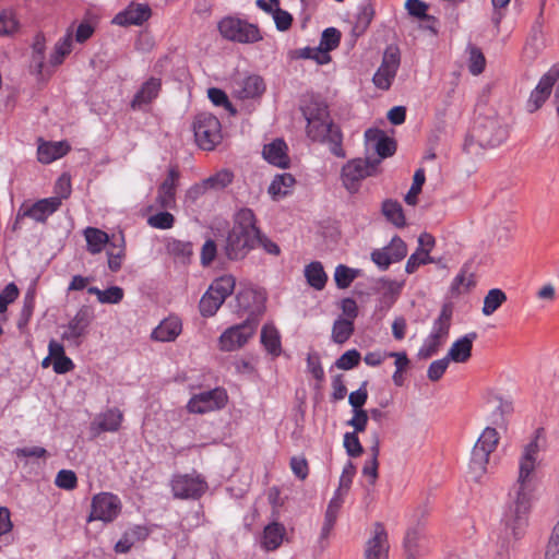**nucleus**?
<instances>
[{
    "label": "nucleus",
    "mask_w": 559,
    "mask_h": 559,
    "mask_svg": "<svg viewBox=\"0 0 559 559\" xmlns=\"http://www.w3.org/2000/svg\"><path fill=\"white\" fill-rule=\"evenodd\" d=\"M538 432L524 447L519 465V477L509 493L508 507L503 514V522L514 538H519L527 524L533 491V475L539 452Z\"/></svg>",
    "instance_id": "obj_1"
},
{
    "label": "nucleus",
    "mask_w": 559,
    "mask_h": 559,
    "mask_svg": "<svg viewBox=\"0 0 559 559\" xmlns=\"http://www.w3.org/2000/svg\"><path fill=\"white\" fill-rule=\"evenodd\" d=\"M258 239L257 217L251 209L239 210L228 231L224 252L229 260L238 261L255 248Z\"/></svg>",
    "instance_id": "obj_2"
},
{
    "label": "nucleus",
    "mask_w": 559,
    "mask_h": 559,
    "mask_svg": "<svg viewBox=\"0 0 559 559\" xmlns=\"http://www.w3.org/2000/svg\"><path fill=\"white\" fill-rule=\"evenodd\" d=\"M306 133L311 141L329 145L331 153L336 157L344 158L346 156L342 147V131L332 118L307 122Z\"/></svg>",
    "instance_id": "obj_3"
},
{
    "label": "nucleus",
    "mask_w": 559,
    "mask_h": 559,
    "mask_svg": "<svg viewBox=\"0 0 559 559\" xmlns=\"http://www.w3.org/2000/svg\"><path fill=\"white\" fill-rule=\"evenodd\" d=\"M192 129L197 145L204 151L214 150L223 140L221 121L210 112L194 117Z\"/></svg>",
    "instance_id": "obj_4"
},
{
    "label": "nucleus",
    "mask_w": 559,
    "mask_h": 559,
    "mask_svg": "<svg viewBox=\"0 0 559 559\" xmlns=\"http://www.w3.org/2000/svg\"><path fill=\"white\" fill-rule=\"evenodd\" d=\"M236 280L231 275H224L216 278L202 296L199 309L202 317H213L226 298L233 294Z\"/></svg>",
    "instance_id": "obj_5"
},
{
    "label": "nucleus",
    "mask_w": 559,
    "mask_h": 559,
    "mask_svg": "<svg viewBox=\"0 0 559 559\" xmlns=\"http://www.w3.org/2000/svg\"><path fill=\"white\" fill-rule=\"evenodd\" d=\"M498 442L499 435L496 428L486 427L472 450L469 471L475 480L486 472L489 455L496 450Z\"/></svg>",
    "instance_id": "obj_6"
},
{
    "label": "nucleus",
    "mask_w": 559,
    "mask_h": 559,
    "mask_svg": "<svg viewBox=\"0 0 559 559\" xmlns=\"http://www.w3.org/2000/svg\"><path fill=\"white\" fill-rule=\"evenodd\" d=\"M554 91V104L559 116V64L552 66L539 80L526 103L530 112L538 110Z\"/></svg>",
    "instance_id": "obj_7"
},
{
    "label": "nucleus",
    "mask_w": 559,
    "mask_h": 559,
    "mask_svg": "<svg viewBox=\"0 0 559 559\" xmlns=\"http://www.w3.org/2000/svg\"><path fill=\"white\" fill-rule=\"evenodd\" d=\"M221 35L230 41L253 44L262 39L261 32L255 24L245 20L227 16L218 22Z\"/></svg>",
    "instance_id": "obj_8"
},
{
    "label": "nucleus",
    "mask_w": 559,
    "mask_h": 559,
    "mask_svg": "<svg viewBox=\"0 0 559 559\" xmlns=\"http://www.w3.org/2000/svg\"><path fill=\"white\" fill-rule=\"evenodd\" d=\"M473 134L480 146L495 147L507 139L508 131L497 117H485L476 120Z\"/></svg>",
    "instance_id": "obj_9"
},
{
    "label": "nucleus",
    "mask_w": 559,
    "mask_h": 559,
    "mask_svg": "<svg viewBox=\"0 0 559 559\" xmlns=\"http://www.w3.org/2000/svg\"><path fill=\"white\" fill-rule=\"evenodd\" d=\"M370 163L367 159L355 158L347 162L342 168V181L344 187L350 192L355 193L359 189V182L366 177L374 175L377 170V164Z\"/></svg>",
    "instance_id": "obj_10"
},
{
    "label": "nucleus",
    "mask_w": 559,
    "mask_h": 559,
    "mask_svg": "<svg viewBox=\"0 0 559 559\" xmlns=\"http://www.w3.org/2000/svg\"><path fill=\"white\" fill-rule=\"evenodd\" d=\"M257 329L253 319H247L240 324L226 329L219 336V348L225 352H233L242 347L252 337Z\"/></svg>",
    "instance_id": "obj_11"
},
{
    "label": "nucleus",
    "mask_w": 559,
    "mask_h": 559,
    "mask_svg": "<svg viewBox=\"0 0 559 559\" xmlns=\"http://www.w3.org/2000/svg\"><path fill=\"white\" fill-rule=\"evenodd\" d=\"M175 498L199 499L207 489L206 481L199 475L179 474L170 481Z\"/></svg>",
    "instance_id": "obj_12"
},
{
    "label": "nucleus",
    "mask_w": 559,
    "mask_h": 559,
    "mask_svg": "<svg viewBox=\"0 0 559 559\" xmlns=\"http://www.w3.org/2000/svg\"><path fill=\"white\" fill-rule=\"evenodd\" d=\"M227 400L226 391L222 388H215L193 395L188 402L187 408L192 414H204L223 408Z\"/></svg>",
    "instance_id": "obj_13"
},
{
    "label": "nucleus",
    "mask_w": 559,
    "mask_h": 559,
    "mask_svg": "<svg viewBox=\"0 0 559 559\" xmlns=\"http://www.w3.org/2000/svg\"><path fill=\"white\" fill-rule=\"evenodd\" d=\"M400 50L396 46H389L382 58L381 66L373 75V83L378 88L386 91L390 88L400 67Z\"/></svg>",
    "instance_id": "obj_14"
},
{
    "label": "nucleus",
    "mask_w": 559,
    "mask_h": 559,
    "mask_svg": "<svg viewBox=\"0 0 559 559\" xmlns=\"http://www.w3.org/2000/svg\"><path fill=\"white\" fill-rule=\"evenodd\" d=\"M120 511V502L118 498L109 492H100L94 496L91 506V513L87 518L88 522L92 521H103V522H111L114 521Z\"/></svg>",
    "instance_id": "obj_15"
},
{
    "label": "nucleus",
    "mask_w": 559,
    "mask_h": 559,
    "mask_svg": "<svg viewBox=\"0 0 559 559\" xmlns=\"http://www.w3.org/2000/svg\"><path fill=\"white\" fill-rule=\"evenodd\" d=\"M389 537L384 525L376 522L365 545V559H389Z\"/></svg>",
    "instance_id": "obj_16"
},
{
    "label": "nucleus",
    "mask_w": 559,
    "mask_h": 559,
    "mask_svg": "<svg viewBox=\"0 0 559 559\" xmlns=\"http://www.w3.org/2000/svg\"><path fill=\"white\" fill-rule=\"evenodd\" d=\"M61 198H45L32 205L22 204L19 209V218H32L37 223H46L48 217L59 210Z\"/></svg>",
    "instance_id": "obj_17"
},
{
    "label": "nucleus",
    "mask_w": 559,
    "mask_h": 559,
    "mask_svg": "<svg viewBox=\"0 0 559 559\" xmlns=\"http://www.w3.org/2000/svg\"><path fill=\"white\" fill-rule=\"evenodd\" d=\"M152 15L147 3L131 2L124 10L112 19V23L119 26L142 25Z\"/></svg>",
    "instance_id": "obj_18"
},
{
    "label": "nucleus",
    "mask_w": 559,
    "mask_h": 559,
    "mask_svg": "<svg viewBox=\"0 0 559 559\" xmlns=\"http://www.w3.org/2000/svg\"><path fill=\"white\" fill-rule=\"evenodd\" d=\"M180 174L177 168L171 167L168 170L166 179L158 188L156 203L162 209H173L176 203V188Z\"/></svg>",
    "instance_id": "obj_19"
},
{
    "label": "nucleus",
    "mask_w": 559,
    "mask_h": 559,
    "mask_svg": "<svg viewBox=\"0 0 559 559\" xmlns=\"http://www.w3.org/2000/svg\"><path fill=\"white\" fill-rule=\"evenodd\" d=\"M92 320L93 312L86 307L81 308L68 323L67 329L62 333V340L78 341L86 334Z\"/></svg>",
    "instance_id": "obj_20"
},
{
    "label": "nucleus",
    "mask_w": 559,
    "mask_h": 559,
    "mask_svg": "<svg viewBox=\"0 0 559 559\" xmlns=\"http://www.w3.org/2000/svg\"><path fill=\"white\" fill-rule=\"evenodd\" d=\"M162 88V80L158 78H150L146 80L133 96L130 106L133 110H140L145 105L151 104L159 94Z\"/></svg>",
    "instance_id": "obj_21"
},
{
    "label": "nucleus",
    "mask_w": 559,
    "mask_h": 559,
    "mask_svg": "<svg viewBox=\"0 0 559 559\" xmlns=\"http://www.w3.org/2000/svg\"><path fill=\"white\" fill-rule=\"evenodd\" d=\"M122 419L123 415L118 408L107 409L91 424V431L94 436L106 431L115 432L120 428Z\"/></svg>",
    "instance_id": "obj_22"
},
{
    "label": "nucleus",
    "mask_w": 559,
    "mask_h": 559,
    "mask_svg": "<svg viewBox=\"0 0 559 559\" xmlns=\"http://www.w3.org/2000/svg\"><path fill=\"white\" fill-rule=\"evenodd\" d=\"M264 92V80L257 74L249 75L238 81L235 86V94L240 99L260 97Z\"/></svg>",
    "instance_id": "obj_23"
},
{
    "label": "nucleus",
    "mask_w": 559,
    "mask_h": 559,
    "mask_svg": "<svg viewBox=\"0 0 559 559\" xmlns=\"http://www.w3.org/2000/svg\"><path fill=\"white\" fill-rule=\"evenodd\" d=\"M476 338V332H469L460 337L452 344L445 357L454 362H466L472 356L473 343Z\"/></svg>",
    "instance_id": "obj_24"
},
{
    "label": "nucleus",
    "mask_w": 559,
    "mask_h": 559,
    "mask_svg": "<svg viewBox=\"0 0 559 559\" xmlns=\"http://www.w3.org/2000/svg\"><path fill=\"white\" fill-rule=\"evenodd\" d=\"M263 157L270 164L280 168H287L289 166L287 145L282 139H276L273 142L264 145Z\"/></svg>",
    "instance_id": "obj_25"
},
{
    "label": "nucleus",
    "mask_w": 559,
    "mask_h": 559,
    "mask_svg": "<svg viewBox=\"0 0 559 559\" xmlns=\"http://www.w3.org/2000/svg\"><path fill=\"white\" fill-rule=\"evenodd\" d=\"M182 324L179 318L168 317L152 332V338L158 342H171L181 333Z\"/></svg>",
    "instance_id": "obj_26"
},
{
    "label": "nucleus",
    "mask_w": 559,
    "mask_h": 559,
    "mask_svg": "<svg viewBox=\"0 0 559 559\" xmlns=\"http://www.w3.org/2000/svg\"><path fill=\"white\" fill-rule=\"evenodd\" d=\"M300 109L307 122L331 118L326 103L314 96H309Z\"/></svg>",
    "instance_id": "obj_27"
},
{
    "label": "nucleus",
    "mask_w": 559,
    "mask_h": 559,
    "mask_svg": "<svg viewBox=\"0 0 559 559\" xmlns=\"http://www.w3.org/2000/svg\"><path fill=\"white\" fill-rule=\"evenodd\" d=\"M452 314L453 306L451 304H444L428 336H435L436 340L443 343V340L448 336L450 331Z\"/></svg>",
    "instance_id": "obj_28"
},
{
    "label": "nucleus",
    "mask_w": 559,
    "mask_h": 559,
    "mask_svg": "<svg viewBox=\"0 0 559 559\" xmlns=\"http://www.w3.org/2000/svg\"><path fill=\"white\" fill-rule=\"evenodd\" d=\"M69 150L70 145L64 141L44 143L37 150L38 160L43 164H49L64 156Z\"/></svg>",
    "instance_id": "obj_29"
},
{
    "label": "nucleus",
    "mask_w": 559,
    "mask_h": 559,
    "mask_svg": "<svg viewBox=\"0 0 559 559\" xmlns=\"http://www.w3.org/2000/svg\"><path fill=\"white\" fill-rule=\"evenodd\" d=\"M286 528L278 522H273L264 527L262 546L267 551L276 550L283 543Z\"/></svg>",
    "instance_id": "obj_30"
},
{
    "label": "nucleus",
    "mask_w": 559,
    "mask_h": 559,
    "mask_svg": "<svg viewBox=\"0 0 559 559\" xmlns=\"http://www.w3.org/2000/svg\"><path fill=\"white\" fill-rule=\"evenodd\" d=\"M304 275L309 286L322 290L328 282V275L319 261H312L305 266Z\"/></svg>",
    "instance_id": "obj_31"
},
{
    "label": "nucleus",
    "mask_w": 559,
    "mask_h": 559,
    "mask_svg": "<svg viewBox=\"0 0 559 559\" xmlns=\"http://www.w3.org/2000/svg\"><path fill=\"white\" fill-rule=\"evenodd\" d=\"M84 237L87 251L92 254L100 253L107 242H109L108 234L95 227H86L84 229Z\"/></svg>",
    "instance_id": "obj_32"
},
{
    "label": "nucleus",
    "mask_w": 559,
    "mask_h": 559,
    "mask_svg": "<svg viewBox=\"0 0 559 559\" xmlns=\"http://www.w3.org/2000/svg\"><path fill=\"white\" fill-rule=\"evenodd\" d=\"M488 405L492 409L490 423L495 426L501 427L504 425V416L512 412V404L504 401L500 396H492L488 400Z\"/></svg>",
    "instance_id": "obj_33"
},
{
    "label": "nucleus",
    "mask_w": 559,
    "mask_h": 559,
    "mask_svg": "<svg viewBox=\"0 0 559 559\" xmlns=\"http://www.w3.org/2000/svg\"><path fill=\"white\" fill-rule=\"evenodd\" d=\"M354 331L355 325L350 319H344L343 317H338L334 321L332 326V341L336 344H344L350 338V336L354 334Z\"/></svg>",
    "instance_id": "obj_34"
},
{
    "label": "nucleus",
    "mask_w": 559,
    "mask_h": 559,
    "mask_svg": "<svg viewBox=\"0 0 559 559\" xmlns=\"http://www.w3.org/2000/svg\"><path fill=\"white\" fill-rule=\"evenodd\" d=\"M342 507V501L337 498H333L326 508L324 514V522L320 533V542L328 539L331 531L333 530L336 519Z\"/></svg>",
    "instance_id": "obj_35"
},
{
    "label": "nucleus",
    "mask_w": 559,
    "mask_h": 559,
    "mask_svg": "<svg viewBox=\"0 0 559 559\" xmlns=\"http://www.w3.org/2000/svg\"><path fill=\"white\" fill-rule=\"evenodd\" d=\"M385 218L396 227H404L406 224L402 205L394 200L388 199L383 201L381 207Z\"/></svg>",
    "instance_id": "obj_36"
},
{
    "label": "nucleus",
    "mask_w": 559,
    "mask_h": 559,
    "mask_svg": "<svg viewBox=\"0 0 559 559\" xmlns=\"http://www.w3.org/2000/svg\"><path fill=\"white\" fill-rule=\"evenodd\" d=\"M295 178L290 174H281L274 177L269 186V193L273 199H280L288 194L289 189L294 186Z\"/></svg>",
    "instance_id": "obj_37"
},
{
    "label": "nucleus",
    "mask_w": 559,
    "mask_h": 559,
    "mask_svg": "<svg viewBox=\"0 0 559 559\" xmlns=\"http://www.w3.org/2000/svg\"><path fill=\"white\" fill-rule=\"evenodd\" d=\"M261 343L271 355L278 356L281 354V337L275 326L264 325L262 328Z\"/></svg>",
    "instance_id": "obj_38"
},
{
    "label": "nucleus",
    "mask_w": 559,
    "mask_h": 559,
    "mask_svg": "<svg viewBox=\"0 0 559 559\" xmlns=\"http://www.w3.org/2000/svg\"><path fill=\"white\" fill-rule=\"evenodd\" d=\"M507 301V295L499 288L490 289L484 298L481 312L484 316H491L503 302Z\"/></svg>",
    "instance_id": "obj_39"
},
{
    "label": "nucleus",
    "mask_w": 559,
    "mask_h": 559,
    "mask_svg": "<svg viewBox=\"0 0 559 559\" xmlns=\"http://www.w3.org/2000/svg\"><path fill=\"white\" fill-rule=\"evenodd\" d=\"M359 273V270L348 267L344 264H338L334 272V281L336 286L341 289L349 287L355 278L358 277Z\"/></svg>",
    "instance_id": "obj_40"
},
{
    "label": "nucleus",
    "mask_w": 559,
    "mask_h": 559,
    "mask_svg": "<svg viewBox=\"0 0 559 559\" xmlns=\"http://www.w3.org/2000/svg\"><path fill=\"white\" fill-rule=\"evenodd\" d=\"M425 170L423 168H418L414 174L412 187L404 198L406 204L413 206L417 204V197L421 192V188L425 183Z\"/></svg>",
    "instance_id": "obj_41"
},
{
    "label": "nucleus",
    "mask_w": 559,
    "mask_h": 559,
    "mask_svg": "<svg viewBox=\"0 0 559 559\" xmlns=\"http://www.w3.org/2000/svg\"><path fill=\"white\" fill-rule=\"evenodd\" d=\"M72 49V37L71 34H67L63 38H61L55 46V50L50 56V63L52 66H59L63 62V59L67 55L71 52Z\"/></svg>",
    "instance_id": "obj_42"
},
{
    "label": "nucleus",
    "mask_w": 559,
    "mask_h": 559,
    "mask_svg": "<svg viewBox=\"0 0 559 559\" xmlns=\"http://www.w3.org/2000/svg\"><path fill=\"white\" fill-rule=\"evenodd\" d=\"M233 171L228 169H222L217 171L215 175L206 178L204 181L209 189L219 190L229 186L233 182Z\"/></svg>",
    "instance_id": "obj_43"
},
{
    "label": "nucleus",
    "mask_w": 559,
    "mask_h": 559,
    "mask_svg": "<svg viewBox=\"0 0 559 559\" xmlns=\"http://www.w3.org/2000/svg\"><path fill=\"white\" fill-rule=\"evenodd\" d=\"M168 251L180 262L186 263L192 255V245L180 240H173L168 243Z\"/></svg>",
    "instance_id": "obj_44"
},
{
    "label": "nucleus",
    "mask_w": 559,
    "mask_h": 559,
    "mask_svg": "<svg viewBox=\"0 0 559 559\" xmlns=\"http://www.w3.org/2000/svg\"><path fill=\"white\" fill-rule=\"evenodd\" d=\"M468 51V70L473 75H478L485 70V56L481 50L475 46H469Z\"/></svg>",
    "instance_id": "obj_45"
},
{
    "label": "nucleus",
    "mask_w": 559,
    "mask_h": 559,
    "mask_svg": "<svg viewBox=\"0 0 559 559\" xmlns=\"http://www.w3.org/2000/svg\"><path fill=\"white\" fill-rule=\"evenodd\" d=\"M466 269H462L461 272L454 277L450 290L453 295H461L463 292H467L475 285L473 275L466 276Z\"/></svg>",
    "instance_id": "obj_46"
},
{
    "label": "nucleus",
    "mask_w": 559,
    "mask_h": 559,
    "mask_svg": "<svg viewBox=\"0 0 559 559\" xmlns=\"http://www.w3.org/2000/svg\"><path fill=\"white\" fill-rule=\"evenodd\" d=\"M435 259L427 254L426 250L417 249L411 257L408 258L405 271L409 274L414 273L420 265L432 263Z\"/></svg>",
    "instance_id": "obj_47"
},
{
    "label": "nucleus",
    "mask_w": 559,
    "mask_h": 559,
    "mask_svg": "<svg viewBox=\"0 0 559 559\" xmlns=\"http://www.w3.org/2000/svg\"><path fill=\"white\" fill-rule=\"evenodd\" d=\"M207 96L215 106H223L230 115H236L237 110L229 102L227 94L217 87H211L207 90Z\"/></svg>",
    "instance_id": "obj_48"
},
{
    "label": "nucleus",
    "mask_w": 559,
    "mask_h": 559,
    "mask_svg": "<svg viewBox=\"0 0 559 559\" xmlns=\"http://www.w3.org/2000/svg\"><path fill=\"white\" fill-rule=\"evenodd\" d=\"M19 22L15 14L10 10L0 13V36H9L16 32Z\"/></svg>",
    "instance_id": "obj_49"
},
{
    "label": "nucleus",
    "mask_w": 559,
    "mask_h": 559,
    "mask_svg": "<svg viewBox=\"0 0 559 559\" xmlns=\"http://www.w3.org/2000/svg\"><path fill=\"white\" fill-rule=\"evenodd\" d=\"M257 298V292L251 288L241 289L236 295V312L243 313L250 310L251 302Z\"/></svg>",
    "instance_id": "obj_50"
},
{
    "label": "nucleus",
    "mask_w": 559,
    "mask_h": 559,
    "mask_svg": "<svg viewBox=\"0 0 559 559\" xmlns=\"http://www.w3.org/2000/svg\"><path fill=\"white\" fill-rule=\"evenodd\" d=\"M374 150L381 158H385L392 156L395 153L396 143L393 139L380 132Z\"/></svg>",
    "instance_id": "obj_51"
},
{
    "label": "nucleus",
    "mask_w": 559,
    "mask_h": 559,
    "mask_svg": "<svg viewBox=\"0 0 559 559\" xmlns=\"http://www.w3.org/2000/svg\"><path fill=\"white\" fill-rule=\"evenodd\" d=\"M361 359L360 353L357 349H349L345 352L336 361V368L341 370H350L359 365Z\"/></svg>",
    "instance_id": "obj_52"
},
{
    "label": "nucleus",
    "mask_w": 559,
    "mask_h": 559,
    "mask_svg": "<svg viewBox=\"0 0 559 559\" xmlns=\"http://www.w3.org/2000/svg\"><path fill=\"white\" fill-rule=\"evenodd\" d=\"M55 484L58 488L73 490L78 485V477L71 469H61L56 476Z\"/></svg>",
    "instance_id": "obj_53"
},
{
    "label": "nucleus",
    "mask_w": 559,
    "mask_h": 559,
    "mask_svg": "<svg viewBox=\"0 0 559 559\" xmlns=\"http://www.w3.org/2000/svg\"><path fill=\"white\" fill-rule=\"evenodd\" d=\"M340 40L341 32L334 27H329L323 31L319 46L331 51L340 45Z\"/></svg>",
    "instance_id": "obj_54"
},
{
    "label": "nucleus",
    "mask_w": 559,
    "mask_h": 559,
    "mask_svg": "<svg viewBox=\"0 0 559 559\" xmlns=\"http://www.w3.org/2000/svg\"><path fill=\"white\" fill-rule=\"evenodd\" d=\"M175 222V217L169 212H159L148 217L147 223L150 226L158 229L171 228Z\"/></svg>",
    "instance_id": "obj_55"
},
{
    "label": "nucleus",
    "mask_w": 559,
    "mask_h": 559,
    "mask_svg": "<svg viewBox=\"0 0 559 559\" xmlns=\"http://www.w3.org/2000/svg\"><path fill=\"white\" fill-rule=\"evenodd\" d=\"M344 448L352 457L360 456L364 452L356 432H346L344 435Z\"/></svg>",
    "instance_id": "obj_56"
},
{
    "label": "nucleus",
    "mask_w": 559,
    "mask_h": 559,
    "mask_svg": "<svg viewBox=\"0 0 559 559\" xmlns=\"http://www.w3.org/2000/svg\"><path fill=\"white\" fill-rule=\"evenodd\" d=\"M449 361L447 357L432 361L427 370L428 379L433 382L439 381L448 369Z\"/></svg>",
    "instance_id": "obj_57"
},
{
    "label": "nucleus",
    "mask_w": 559,
    "mask_h": 559,
    "mask_svg": "<svg viewBox=\"0 0 559 559\" xmlns=\"http://www.w3.org/2000/svg\"><path fill=\"white\" fill-rule=\"evenodd\" d=\"M373 16H374L373 5L371 3L364 4L360 8L359 13L357 15V21H356L355 27L360 29V32L366 31L367 27L370 25Z\"/></svg>",
    "instance_id": "obj_58"
},
{
    "label": "nucleus",
    "mask_w": 559,
    "mask_h": 559,
    "mask_svg": "<svg viewBox=\"0 0 559 559\" xmlns=\"http://www.w3.org/2000/svg\"><path fill=\"white\" fill-rule=\"evenodd\" d=\"M19 297V288L14 283L8 284L0 293V313H3L8 305Z\"/></svg>",
    "instance_id": "obj_59"
},
{
    "label": "nucleus",
    "mask_w": 559,
    "mask_h": 559,
    "mask_svg": "<svg viewBox=\"0 0 559 559\" xmlns=\"http://www.w3.org/2000/svg\"><path fill=\"white\" fill-rule=\"evenodd\" d=\"M441 345L442 343L436 340L435 336H428L419 348L417 355L420 359H428L439 350Z\"/></svg>",
    "instance_id": "obj_60"
},
{
    "label": "nucleus",
    "mask_w": 559,
    "mask_h": 559,
    "mask_svg": "<svg viewBox=\"0 0 559 559\" xmlns=\"http://www.w3.org/2000/svg\"><path fill=\"white\" fill-rule=\"evenodd\" d=\"M124 293L123 289L119 286H111L102 293V297L99 298L100 304H119L123 299Z\"/></svg>",
    "instance_id": "obj_61"
},
{
    "label": "nucleus",
    "mask_w": 559,
    "mask_h": 559,
    "mask_svg": "<svg viewBox=\"0 0 559 559\" xmlns=\"http://www.w3.org/2000/svg\"><path fill=\"white\" fill-rule=\"evenodd\" d=\"M366 385L367 382L365 381L357 391H354L349 394L348 403L352 405L353 411L362 409V406L368 399Z\"/></svg>",
    "instance_id": "obj_62"
},
{
    "label": "nucleus",
    "mask_w": 559,
    "mask_h": 559,
    "mask_svg": "<svg viewBox=\"0 0 559 559\" xmlns=\"http://www.w3.org/2000/svg\"><path fill=\"white\" fill-rule=\"evenodd\" d=\"M273 20L275 22L276 28L281 32H285L289 29L293 23V16L289 12L282 10L281 7H278L274 14L272 15Z\"/></svg>",
    "instance_id": "obj_63"
},
{
    "label": "nucleus",
    "mask_w": 559,
    "mask_h": 559,
    "mask_svg": "<svg viewBox=\"0 0 559 559\" xmlns=\"http://www.w3.org/2000/svg\"><path fill=\"white\" fill-rule=\"evenodd\" d=\"M545 559H559V522L554 527Z\"/></svg>",
    "instance_id": "obj_64"
}]
</instances>
